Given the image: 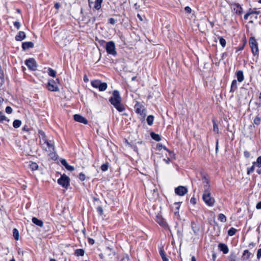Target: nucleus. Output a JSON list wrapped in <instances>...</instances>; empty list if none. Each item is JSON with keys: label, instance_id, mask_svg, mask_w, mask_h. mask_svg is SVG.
<instances>
[{"label": "nucleus", "instance_id": "f257e3e1", "mask_svg": "<svg viewBox=\"0 0 261 261\" xmlns=\"http://www.w3.org/2000/svg\"><path fill=\"white\" fill-rule=\"evenodd\" d=\"M202 184L204 189L202 199L207 205L213 206L214 205L215 200L214 198L211 196L209 180L205 177H203L202 178Z\"/></svg>", "mask_w": 261, "mask_h": 261}, {"label": "nucleus", "instance_id": "f03ea898", "mask_svg": "<svg viewBox=\"0 0 261 261\" xmlns=\"http://www.w3.org/2000/svg\"><path fill=\"white\" fill-rule=\"evenodd\" d=\"M38 133L42 148L47 152H53L54 151V141L47 138L43 131L39 130Z\"/></svg>", "mask_w": 261, "mask_h": 261}, {"label": "nucleus", "instance_id": "7ed1b4c3", "mask_svg": "<svg viewBox=\"0 0 261 261\" xmlns=\"http://www.w3.org/2000/svg\"><path fill=\"white\" fill-rule=\"evenodd\" d=\"M111 103L120 112L125 110V107L121 103V97L118 91L114 90L112 96L109 99Z\"/></svg>", "mask_w": 261, "mask_h": 261}, {"label": "nucleus", "instance_id": "20e7f679", "mask_svg": "<svg viewBox=\"0 0 261 261\" xmlns=\"http://www.w3.org/2000/svg\"><path fill=\"white\" fill-rule=\"evenodd\" d=\"M91 85L95 88L98 89L100 91H104L107 88V84L102 83L100 80H94L91 82Z\"/></svg>", "mask_w": 261, "mask_h": 261}, {"label": "nucleus", "instance_id": "39448f33", "mask_svg": "<svg viewBox=\"0 0 261 261\" xmlns=\"http://www.w3.org/2000/svg\"><path fill=\"white\" fill-rule=\"evenodd\" d=\"M70 179L69 178L66 176L65 174H63L61 175L60 178L58 180V183L62 186L63 188L66 189L69 185Z\"/></svg>", "mask_w": 261, "mask_h": 261}, {"label": "nucleus", "instance_id": "423d86ee", "mask_svg": "<svg viewBox=\"0 0 261 261\" xmlns=\"http://www.w3.org/2000/svg\"><path fill=\"white\" fill-rule=\"evenodd\" d=\"M106 50L109 54L115 55L116 54L115 45L113 41H109L106 43Z\"/></svg>", "mask_w": 261, "mask_h": 261}, {"label": "nucleus", "instance_id": "0eeeda50", "mask_svg": "<svg viewBox=\"0 0 261 261\" xmlns=\"http://www.w3.org/2000/svg\"><path fill=\"white\" fill-rule=\"evenodd\" d=\"M136 112L139 114L142 118H144L146 116L145 110L144 107L139 102H137L135 106Z\"/></svg>", "mask_w": 261, "mask_h": 261}, {"label": "nucleus", "instance_id": "6e6552de", "mask_svg": "<svg viewBox=\"0 0 261 261\" xmlns=\"http://www.w3.org/2000/svg\"><path fill=\"white\" fill-rule=\"evenodd\" d=\"M25 64L31 70L35 71L37 69V64L34 59L31 58L26 60Z\"/></svg>", "mask_w": 261, "mask_h": 261}, {"label": "nucleus", "instance_id": "1a4fd4ad", "mask_svg": "<svg viewBox=\"0 0 261 261\" xmlns=\"http://www.w3.org/2000/svg\"><path fill=\"white\" fill-rule=\"evenodd\" d=\"M249 44L253 55H255L258 53L257 43L254 38L251 37L249 40Z\"/></svg>", "mask_w": 261, "mask_h": 261}, {"label": "nucleus", "instance_id": "9d476101", "mask_svg": "<svg viewBox=\"0 0 261 261\" xmlns=\"http://www.w3.org/2000/svg\"><path fill=\"white\" fill-rule=\"evenodd\" d=\"M48 89L51 91H58L59 88L57 83L54 80H49L48 82Z\"/></svg>", "mask_w": 261, "mask_h": 261}, {"label": "nucleus", "instance_id": "9b49d317", "mask_svg": "<svg viewBox=\"0 0 261 261\" xmlns=\"http://www.w3.org/2000/svg\"><path fill=\"white\" fill-rule=\"evenodd\" d=\"M102 2L103 0H95L94 3H93L91 0H88L89 6L91 7L92 4H94L93 9L96 10H98L101 8Z\"/></svg>", "mask_w": 261, "mask_h": 261}, {"label": "nucleus", "instance_id": "f8f14e48", "mask_svg": "<svg viewBox=\"0 0 261 261\" xmlns=\"http://www.w3.org/2000/svg\"><path fill=\"white\" fill-rule=\"evenodd\" d=\"M187 192L188 190L185 187L179 186L175 189V193L179 196H184Z\"/></svg>", "mask_w": 261, "mask_h": 261}, {"label": "nucleus", "instance_id": "ddd939ff", "mask_svg": "<svg viewBox=\"0 0 261 261\" xmlns=\"http://www.w3.org/2000/svg\"><path fill=\"white\" fill-rule=\"evenodd\" d=\"M73 117L74 120L78 122L83 123L85 124L88 123V120L85 117L79 114H75Z\"/></svg>", "mask_w": 261, "mask_h": 261}, {"label": "nucleus", "instance_id": "4468645a", "mask_svg": "<svg viewBox=\"0 0 261 261\" xmlns=\"http://www.w3.org/2000/svg\"><path fill=\"white\" fill-rule=\"evenodd\" d=\"M231 8L237 14H241L242 12V8L239 4H232Z\"/></svg>", "mask_w": 261, "mask_h": 261}, {"label": "nucleus", "instance_id": "2eb2a0df", "mask_svg": "<svg viewBox=\"0 0 261 261\" xmlns=\"http://www.w3.org/2000/svg\"><path fill=\"white\" fill-rule=\"evenodd\" d=\"M61 163L62 165H63L66 168V169L67 170L70 171L74 170V167L72 166L69 165L67 163L66 160H65V159L61 160Z\"/></svg>", "mask_w": 261, "mask_h": 261}, {"label": "nucleus", "instance_id": "dca6fc26", "mask_svg": "<svg viewBox=\"0 0 261 261\" xmlns=\"http://www.w3.org/2000/svg\"><path fill=\"white\" fill-rule=\"evenodd\" d=\"M34 47V43L32 42H25L22 43V47L23 50H27Z\"/></svg>", "mask_w": 261, "mask_h": 261}, {"label": "nucleus", "instance_id": "f3484780", "mask_svg": "<svg viewBox=\"0 0 261 261\" xmlns=\"http://www.w3.org/2000/svg\"><path fill=\"white\" fill-rule=\"evenodd\" d=\"M25 37V34L24 32L20 31L18 34L15 36V39L17 41H21Z\"/></svg>", "mask_w": 261, "mask_h": 261}, {"label": "nucleus", "instance_id": "a211bd4d", "mask_svg": "<svg viewBox=\"0 0 261 261\" xmlns=\"http://www.w3.org/2000/svg\"><path fill=\"white\" fill-rule=\"evenodd\" d=\"M32 222H33V223H34L36 225L40 226L41 227L43 226V221L41 220L37 219L36 217H33L32 218Z\"/></svg>", "mask_w": 261, "mask_h": 261}, {"label": "nucleus", "instance_id": "6ab92c4d", "mask_svg": "<svg viewBox=\"0 0 261 261\" xmlns=\"http://www.w3.org/2000/svg\"><path fill=\"white\" fill-rule=\"evenodd\" d=\"M219 249L224 254H226L228 252V248L227 246L224 244H220L218 246Z\"/></svg>", "mask_w": 261, "mask_h": 261}, {"label": "nucleus", "instance_id": "aec40b11", "mask_svg": "<svg viewBox=\"0 0 261 261\" xmlns=\"http://www.w3.org/2000/svg\"><path fill=\"white\" fill-rule=\"evenodd\" d=\"M237 76L239 82H242L244 80V75L242 71H238L237 72Z\"/></svg>", "mask_w": 261, "mask_h": 261}, {"label": "nucleus", "instance_id": "412c9836", "mask_svg": "<svg viewBox=\"0 0 261 261\" xmlns=\"http://www.w3.org/2000/svg\"><path fill=\"white\" fill-rule=\"evenodd\" d=\"M84 253L85 251L82 249H77L75 251V255L77 256H83Z\"/></svg>", "mask_w": 261, "mask_h": 261}, {"label": "nucleus", "instance_id": "4be33fe9", "mask_svg": "<svg viewBox=\"0 0 261 261\" xmlns=\"http://www.w3.org/2000/svg\"><path fill=\"white\" fill-rule=\"evenodd\" d=\"M146 121H147V124L149 125H150V126L152 125L153 124V121H154L153 116L149 115L146 119Z\"/></svg>", "mask_w": 261, "mask_h": 261}, {"label": "nucleus", "instance_id": "5701e85b", "mask_svg": "<svg viewBox=\"0 0 261 261\" xmlns=\"http://www.w3.org/2000/svg\"><path fill=\"white\" fill-rule=\"evenodd\" d=\"M237 88H238L237 82L236 80H234L232 82L231 85L230 92H233L237 89Z\"/></svg>", "mask_w": 261, "mask_h": 261}, {"label": "nucleus", "instance_id": "b1692460", "mask_svg": "<svg viewBox=\"0 0 261 261\" xmlns=\"http://www.w3.org/2000/svg\"><path fill=\"white\" fill-rule=\"evenodd\" d=\"M29 166L32 170H36L38 168V164L35 162H30Z\"/></svg>", "mask_w": 261, "mask_h": 261}, {"label": "nucleus", "instance_id": "393cba45", "mask_svg": "<svg viewBox=\"0 0 261 261\" xmlns=\"http://www.w3.org/2000/svg\"><path fill=\"white\" fill-rule=\"evenodd\" d=\"M21 125V121L19 120H15L13 122V126L14 128H18Z\"/></svg>", "mask_w": 261, "mask_h": 261}, {"label": "nucleus", "instance_id": "a878e982", "mask_svg": "<svg viewBox=\"0 0 261 261\" xmlns=\"http://www.w3.org/2000/svg\"><path fill=\"white\" fill-rule=\"evenodd\" d=\"M254 165H256V167L258 168L261 167V156H258L256 161L253 162Z\"/></svg>", "mask_w": 261, "mask_h": 261}, {"label": "nucleus", "instance_id": "bb28decb", "mask_svg": "<svg viewBox=\"0 0 261 261\" xmlns=\"http://www.w3.org/2000/svg\"><path fill=\"white\" fill-rule=\"evenodd\" d=\"M157 222L161 226H166V222L161 217H157Z\"/></svg>", "mask_w": 261, "mask_h": 261}, {"label": "nucleus", "instance_id": "cd10ccee", "mask_svg": "<svg viewBox=\"0 0 261 261\" xmlns=\"http://www.w3.org/2000/svg\"><path fill=\"white\" fill-rule=\"evenodd\" d=\"M218 220L222 222H225L226 221V217L223 214H220L218 216Z\"/></svg>", "mask_w": 261, "mask_h": 261}, {"label": "nucleus", "instance_id": "c85d7f7f", "mask_svg": "<svg viewBox=\"0 0 261 261\" xmlns=\"http://www.w3.org/2000/svg\"><path fill=\"white\" fill-rule=\"evenodd\" d=\"M13 237L15 240H18L19 239V232L16 228H14L13 230Z\"/></svg>", "mask_w": 261, "mask_h": 261}, {"label": "nucleus", "instance_id": "c756f323", "mask_svg": "<svg viewBox=\"0 0 261 261\" xmlns=\"http://www.w3.org/2000/svg\"><path fill=\"white\" fill-rule=\"evenodd\" d=\"M151 136L153 139H154L155 141H159L161 140V137L160 135L156 134L154 133H152L151 134Z\"/></svg>", "mask_w": 261, "mask_h": 261}, {"label": "nucleus", "instance_id": "7c9ffc66", "mask_svg": "<svg viewBox=\"0 0 261 261\" xmlns=\"http://www.w3.org/2000/svg\"><path fill=\"white\" fill-rule=\"evenodd\" d=\"M237 232V229L233 227L230 228L228 231V234L229 236H233Z\"/></svg>", "mask_w": 261, "mask_h": 261}, {"label": "nucleus", "instance_id": "2f4dec72", "mask_svg": "<svg viewBox=\"0 0 261 261\" xmlns=\"http://www.w3.org/2000/svg\"><path fill=\"white\" fill-rule=\"evenodd\" d=\"M4 121H9V119H8L2 112H0V122H3Z\"/></svg>", "mask_w": 261, "mask_h": 261}, {"label": "nucleus", "instance_id": "473e14b6", "mask_svg": "<svg viewBox=\"0 0 261 261\" xmlns=\"http://www.w3.org/2000/svg\"><path fill=\"white\" fill-rule=\"evenodd\" d=\"M250 252L248 250H245L243 252V257L245 259H248L250 257Z\"/></svg>", "mask_w": 261, "mask_h": 261}, {"label": "nucleus", "instance_id": "72a5a7b5", "mask_svg": "<svg viewBox=\"0 0 261 261\" xmlns=\"http://www.w3.org/2000/svg\"><path fill=\"white\" fill-rule=\"evenodd\" d=\"M48 74L49 75L51 76L55 77L56 76V72L54 70L52 69L51 68H48Z\"/></svg>", "mask_w": 261, "mask_h": 261}, {"label": "nucleus", "instance_id": "f704fd0d", "mask_svg": "<svg viewBox=\"0 0 261 261\" xmlns=\"http://www.w3.org/2000/svg\"><path fill=\"white\" fill-rule=\"evenodd\" d=\"M255 167H256V165H254V164H253V165L251 167L247 169V174L248 175H249L250 173H251L252 172H253L254 171Z\"/></svg>", "mask_w": 261, "mask_h": 261}, {"label": "nucleus", "instance_id": "c9c22d12", "mask_svg": "<svg viewBox=\"0 0 261 261\" xmlns=\"http://www.w3.org/2000/svg\"><path fill=\"white\" fill-rule=\"evenodd\" d=\"M213 130L216 133H218V132H219L218 126L214 120H213Z\"/></svg>", "mask_w": 261, "mask_h": 261}, {"label": "nucleus", "instance_id": "e433bc0d", "mask_svg": "<svg viewBox=\"0 0 261 261\" xmlns=\"http://www.w3.org/2000/svg\"><path fill=\"white\" fill-rule=\"evenodd\" d=\"M220 43L222 47H225L226 45V40L222 37H220L219 39Z\"/></svg>", "mask_w": 261, "mask_h": 261}, {"label": "nucleus", "instance_id": "4c0bfd02", "mask_svg": "<svg viewBox=\"0 0 261 261\" xmlns=\"http://www.w3.org/2000/svg\"><path fill=\"white\" fill-rule=\"evenodd\" d=\"M192 228L195 233H197L198 232L199 229L194 223H192Z\"/></svg>", "mask_w": 261, "mask_h": 261}, {"label": "nucleus", "instance_id": "58836bf2", "mask_svg": "<svg viewBox=\"0 0 261 261\" xmlns=\"http://www.w3.org/2000/svg\"><path fill=\"white\" fill-rule=\"evenodd\" d=\"M253 14V11L252 10H250L244 16V19L245 20H247L249 17V15H250L251 14Z\"/></svg>", "mask_w": 261, "mask_h": 261}, {"label": "nucleus", "instance_id": "ea45409f", "mask_svg": "<svg viewBox=\"0 0 261 261\" xmlns=\"http://www.w3.org/2000/svg\"><path fill=\"white\" fill-rule=\"evenodd\" d=\"M13 112V110L12 109L11 107H9V106H8L6 107V112L7 113V114H11Z\"/></svg>", "mask_w": 261, "mask_h": 261}, {"label": "nucleus", "instance_id": "a19ab883", "mask_svg": "<svg viewBox=\"0 0 261 261\" xmlns=\"http://www.w3.org/2000/svg\"><path fill=\"white\" fill-rule=\"evenodd\" d=\"M260 121V119L258 117H256L254 120V123L257 125L259 124Z\"/></svg>", "mask_w": 261, "mask_h": 261}, {"label": "nucleus", "instance_id": "79ce46f5", "mask_svg": "<svg viewBox=\"0 0 261 261\" xmlns=\"http://www.w3.org/2000/svg\"><path fill=\"white\" fill-rule=\"evenodd\" d=\"M108 169V167L106 164H103L101 166V169L103 171H107Z\"/></svg>", "mask_w": 261, "mask_h": 261}, {"label": "nucleus", "instance_id": "37998d69", "mask_svg": "<svg viewBox=\"0 0 261 261\" xmlns=\"http://www.w3.org/2000/svg\"><path fill=\"white\" fill-rule=\"evenodd\" d=\"M97 211L100 215L103 214V209L101 206H98L97 208Z\"/></svg>", "mask_w": 261, "mask_h": 261}, {"label": "nucleus", "instance_id": "c03bdc74", "mask_svg": "<svg viewBox=\"0 0 261 261\" xmlns=\"http://www.w3.org/2000/svg\"><path fill=\"white\" fill-rule=\"evenodd\" d=\"M85 175L83 173H80L79 174V178L81 180L84 181L85 179Z\"/></svg>", "mask_w": 261, "mask_h": 261}, {"label": "nucleus", "instance_id": "a18cd8bd", "mask_svg": "<svg viewBox=\"0 0 261 261\" xmlns=\"http://www.w3.org/2000/svg\"><path fill=\"white\" fill-rule=\"evenodd\" d=\"M160 254L162 257L166 256L165 252L162 248L160 250Z\"/></svg>", "mask_w": 261, "mask_h": 261}, {"label": "nucleus", "instance_id": "49530a36", "mask_svg": "<svg viewBox=\"0 0 261 261\" xmlns=\"http://www.w3.org/2000/svg\"><path fill=\"white\" fill-rule=\"evenodd\" d=\"M14 26L17 29H19L20 27V23L18 21H15L14 22Z\"/></svg>", "mask_w": 261, "mask_h": 261}, {"label": "nucleus", "instance_id": "de8ad7c7", "mask_svg": "<svg viewBox=\"0 0 261 261\" xmlns=\"http://www.w3.org/2000/svg\"><path fill=\"white\" fill-rule=\"evenodd\" d=\"M261 257V248L257 250V258L259 259Z\"/></svg>", "mask_w": 261, "mask_h": 261}, {"label": "nucleus", "instance_id": "09e8293b", "mask_svg": "<svg viewBox=\"0 0 261 261\" xmlns=\"http://www.w3.org/2000/svg\"><path fill=\"white\" fill-rule=\"evenodd\" d=\"M185 10L188 13H190L191 12V9L188 6H187L185 8Z\"/></svg>", "mask_w": 261, "mask_h": 261}, {"label": "nucleus", "instance_id": "8fccbe9b", "mask_svg": "<svg viewBox=\"0 0 261 261\" xmlns=\"http://www.w3.org/2000/svg\"><path fill=\"white\" fill-rule=\"evenodd\" d=\"M244 154V156L247 158H248L250 155V153L248 151H245Z\"/></svg>", "mask_w": 261, "mask_h": 261}, {"label": "nucleus", "instance_id": "3c124183", "mask_svg": "<svg viewBox=\"0 0 261 261\" xmlns=\"http://www.w3.org/2000/svg\"><path fill=\"white\" fill-rule=\"evenodd\" d=\"M256 208L258 210L261 209V201L257 203L256 205Z\"/></svg>", "mask_w": 261, "mask_h": 261}, {"label": "nucleus", "instance_id": "603ef678", "mask_svg": "<svg viewBox=\"0 0 261 261\" xmlns=\"http://www.w3.org/2000/svg\"><path fill=\"white\" fill-rule=\"evenodd\" d=\"M174 205L176 206L175 208H176V211H178L179 209V207H180L179 203L175 202V203H174Z\"/></svg>", "mask_w": 261, "mask_h": 261}, {"label": "nucleus", "instance_id": "864d4df0", "mask_svg": "<svg viewBox=\"0 0 261 261\" xmlns=\"http://www.w3.org/2000/svg\"><path fill=\"white\" fill-rule=\"evenodd\" d=\"M190 202L193 204H195L196 203V199H195V198H194V197L191 198V199L190 200Z\"/></svg>", "mask_w": 261, "mask_h": 261}, {"label": "nucleus", "instance_id": "5fc2aeb1", "mask_svg": "<svg viewBox=\"0 0 261 261\" xmlns=\"http://www.w3.org/2000/svg\"><path fill=\"white\" fill-rule=\"evenodd\" d=\"M121 261H129V259L128 256H125L121 259Z\"/></svg>", "mask_w": 261, "mask_h": 261}, {"label": "nucleus", "instance_id": "6e6d98bb", "mask_svg": "<svg viewBox=\"0 0 261 261\" xmlns=\"http://www.w3.org/2000/svg\"><path fill=\"white\" fill-rule=\"evenodd\" d=\"M88 242L90 244L93 245L94 243V240L92 239H89Z\"/></svg>", "mask_w": 261, "mask_h": 261}, {"label": "nucleus", "instance_id": "4d7b16f0", "mask_svg": "<svg viewBox=\"0 0 261 261\" xmlns=\"http://www.w3.org/2000/svg\"><path fill=\"white\" fill-rule=\"evenodd\" d=\"M109 22H110V23H111V24H114V23H115V19H114V18H110V19H109Z\"/></svg>", "mask_w": 261, "mask_h": 261}, {"label": "nucleus", "instance_id": "13d9d810", "mask_svg": "<svg viewBox=\"0 0 261 261\" xmlns=\"http://www.w3.org/2000/svg\"><path fill=\"white\" fill-rule=\"evenodd\" d=\"M159 149H161L162 148H163L165 150H167V149L166 148V147L165 146H163V145H159Z\"/></svg>", "mask_w": 261, "mask_h": 261}, {"label": "nucleus", "instance_id": "bf43d9fd", "mask_svg": "<svg viewBox=\"0 0 261 261\" xmlns=\"http://www.w3.org/2000/svg\"><path fill=\"white\" fill-rule=\"evenodd\" d=\"M18 252L19 254H22V255H23L24 251L20 249H19Z\"/></svg>", "mask_w": 261, "mask_h": 261}, {"label": "nucleus", "instance_id": "052dcab7", "mask_svg": "<svg viewBox=\"0 0 261 261\" xmlns=\"http://www.w3.org/2000/svg\"><path fill=\"white\" fill-rule=\"evenodd\" d=\"M84 81L85 82H87L88 81V79L86 75H85L84 77Z\"/></svg>", "mask_w": 261, "mask_h": 261}, {"label": "nucleus", "instance_id": "680f3d73", "mask_svg": "<svg viewBox=\"0 0 261 261\" xmlns=\"http://www.w3.org/2000/svg\"><path fill=\"white\" fill-rule=\"evenodd\" d=\"M162 259H163V261H169L168 260V259L166 257V256H163L162 257Z\"/></svg>", "mask_w": 261, "mask_h": 261}, {"label": "nucleus", "instance_id": "e2e57ef3", "mask_svg": "<svg viewBox=\"0 0 261 261\" xmlns=\"http://www.w3.org/2000/svg\"><path fill=\"white\" fill-rule=\"evenodd\" d=\"M259 169H258L257 170H256V172L258 174H261V167L260 168H258Z\"/></svg>", "mask_w": 261, "mask_h": 261}, {"label": "nucleus", "instance_id": "0e129e2a", "mask_svg": "<svg viewBox=\"0 0 261 261\" xmlns=\"http://www.w3.org/2000/svg\"><path fill=\"white\" fill-rule=\"evenodd\" d=\"M164 160L167 164H169L170 162V159L168 158L167 159H164Z\"/></svg>", "mask_w": 261, "mask_h": 261}, {"label": "nucleus", "instance_id": "69168bd1", "mask_svg": "<svg viewBox=\"0 0 261 261\" xmlns=\"http://www.w3.org/2000/svg\"><path fill=\"white\" fill-rule=\"evenodd\" d=\"M174 214H175V215L177 216V217H179V211H176V212H174Z\"/></svg>", "mask_w": 261, "mask_h": 261}, {"label": "nucleus", "instance_id": "338daca9", "mask_svg": "<svg viewBox=\"0 0 261 261\" xmlns=\"http://www.w3.org/2000/svg\"><path fill=\"white\" fill-rule=\"evenodd\" d=\"M59 4L58 3H57L55 4V7L56 9H58L59 8Z\"/></svg>", "mask_w": 261, "mask_h": 261}, {"label": "nucleus", "instance_id": "774afa93", "mask_svg": "<svg viewBox=\"0 0 261 261\" xmlns=\"http://www.w3.org/2000/svg\"><path fill=\"white\" fill-rule=\"evenodd\" d=\"M191 261H196L195 257L194 256H192L191 257Z\"/></svg>", "mask_w": 261, "mask_h": 261}]
</instances>
